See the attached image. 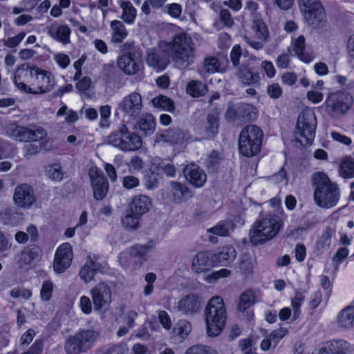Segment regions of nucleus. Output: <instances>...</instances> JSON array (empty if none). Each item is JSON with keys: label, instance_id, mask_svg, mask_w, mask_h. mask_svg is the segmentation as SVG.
Returning <instances> with one entry per match:
<instances>
[{"label": "nucleus", "instance_id": "nucleus-4", "mask_svg": "<svg viewBox=\"0 0 354 354\" xmlns=\"http://www.w3.org/2000/svg\"><path fill=\"white\" fill-rule=\"evenodd\" d=\"M204 315L208 336L218 335L226 322V309L222 297H212L205 308Z\"/></svg>", "mask_w": 354, "mask_h": 354}, {"label": "nucleus", "instance_id": "nucleus-7", "mask_svg": "<svg viewBox=\"0 0 354 354\" xmlns=\"http://www.w3.org/2000/svg\"><path fill=\"white\" fill-rule=\"evenodd\" d=\"M317 119L314 111L306 108L299 114L296 124L297 139L301 145L310 144L315 138Z\"/></svg>", "mask_w": 354, "mask_h": 354}, {"label": "nucleus", "instance_id": "nucleus-20", "mask_svg": "<svg viewBox=\"0 0 354 354\" xmlns=\"http://www.w3.org/2000/svg\"><path fill=\"white\" fill-rule=\"evenodd\" d=\"M183 172L185 178L195 187L203 186L207 180L204 171L194 164L187 165Z\"/></svg>", "mask_w": 354, "mask_h": 354}, {"label": "nucleus", "instance_id": "nucleus-32", "mask_svg": "<svg viewBox=\"0 0 354 354\" xmlns=\"http://www.w3.org/2000/svg\"><path fill=\"white\" fill-rule=\"evenodd\" d=\"M155 127V120L152 115L148 113L142 115L136 125V129L140 131L145 136L151 135Z\"/></svg>", "mask_w": 354, "mask_h": 354}, {"label": "nucleus", "instance_id": "nucleus-34", "mask_svg": "<svg viewBox=\"0 0 354 354\" xmlns=\"http://www.w3.org/2000/svg\"><path fill=\"white\" fill-rule=\"evenodd\" d=\"M338 173L342 178L350 179L354 178V160L351 156H347L342 159Z\"/></svg>", "mask_w": 354, "mask_h": 354}, {"label": "nucleus", "instance_id": "nucleus-22", "mask_svg": "<svg viewBox=\"0 0 354 354\" xmlns=\"http://www.w3.org/2000/svg\"><path fill=\"white\" fill-rule=\"evenodd\" d=\"M288 333V330L286 328L281 327L267 334L261 342L260 347L261 350L267 351L272 348H275L280 340L283 338Z\"/></svg>", "mask_w": 354, "mask_h": 354}, {"label": "nucleus", "instance_id": "nucleus-28", "mask_svg": "<svg viewBox=\"0 0 354 354\" xmlns=\"http://www.w3.org/2000/svg\"><path fill=\"white\" fill-rule=\"evenodd\" d=\"M216 266H227L236 258V252L234 247L225 245L220 248L218 251L213 252Z\"/></svg>", "mask_w": 354, "mask_h": 354}, {"label": "nucleus", "instance_id": "nucleus-40", "mask_svg": "<svg viewBox=\"0 0 354 354\" xmlns=\"http://www.w3.org/2000/svg\"><path fill=\"white\" fill-rule=\"evenodd\" d=\"M172 201L180 203L185 199L188 194V189L182 184L176 182L171 183Z\"/></svg>", "mask_w": 354, "mask_h": 354}, {"label": "nucleus", "instance_id": "nucleus-9", "mask_svg": "<svg viewBox=\"0 0 354 354\" xmlns=\"http://www.w3.org/2000/svg\"><path fill=\"white\" fill-rule=\"evenodd\" d=\"M107 142L124 151L139 149L142 145L140 137L130 132L124 124L120 125L117 131L111 133L107 138Z\"/></svg>", "mask_w": 354, "mask_h": 354}, {"label": "nucleus", "instance_id": "nucleus-36", "mask_svg": "<svg viewBox=\"0 0 354 354\" xmlns=\"http://www.w3.org/2000/svg\"><path fill=\"white\" fill-rule=\"evenodd\" d=\"M165 141L172 145L183 146L187 141V135L180 131H168L162 135Z\"/></svg>", "mask_w": 354, "mask_h": 354}, {"label": "nucleus", "instance_id": "nucleus-45", "mask_svg": "<svg viewBox=\"0 0 354 354\" xmlns=\"http://www.w3.org/2000/svg\"><path fill=\"white\" fill-rule=\"evenodd\" d=\"M153 165L158 167L168 176H174L176 173L174 167L170 164L168 160H162L160 158H154L153 159Z\"/></svg>", "mask_w": 354, "mask_h": 354}, {"label": "nucleus", "instance_id": "nucleus-24", "mask_svg": "<svg viewBox=\"0 0 354 354\" xmlns=\"http://www.w3.org/2000/svg\"><path fill=\"white\" fill-rule=\"evenodd\" d=\"M151 207V201L146 195L135 196L129 204L128 209L131 213L142 216L147 213Z\"/></svg>", "mask_w": 354, "mask_h": 354}, {"label": "nucleus", "instance_id": "nucleus-19", "mask_svg": "<svg viewBox=\"0 0 354 354\" xmlns=\"http://www.w3.org/2000/svg\"><path fill=\"white\" fill-rule=\"evenodd\" d=\"M349 343L343 339H333L324 342L319 349L318 354H347Z\"/></svg>", "mask_w": 354, "mask_h": 354}, {"label": "nucleus", "instance_id": "nucleus-17", "mask_svg": "<svg viewBox=\"0 0 354 354\" xmlns=\"http://www.w3.org/2000/svg\"><path fill=\"white\" fill-rule=\"evenodd\" d=\"M73 259V250L71 245L68 243H62L56 250L53 261V269L57 273H62L71 264Z\"/></svg>", "mask_w": 354, "mask_h": 354}, {"label": "nucleus", "instance_id": "nucleus-16", "mask_svg": "<svg viewBox=\"0 0 354 354\" xmlns=\"http://www.w3.org/2000/svg\"><path fill=\"white\" fill-rule=\"evenodd\" d=\"M216 267L214 253L212 251L198 252L192 260L191 269L193 272L203 274Z\"/></svg>", "mask_w": 354, "mask_h": 354}, {"label": "nucleus", "instance_id": "nucleus-13", "mask_svg": "<svg viewBox=\"0 0 354 354\" xmlns=\"http://www.w3.org/2000/svg\"><path fill=\"white\" fill-rule=\"evenodd\" d=\"M8 133L10 137L20 142H36L45 138L47 136L46 130L43 128L30 129L15 124L8 127Z\"/></svg>", "mask_w": 354, "mask_h": 354}, {"label": "nucleus", "instance_id": "nucleus-3", "mask_svg": "<svg viewBox=\"0 0 354 354\" xmlns=\"http://www.w3.org/2000/svg\"><path fill=\"white\" fill-rule=\"evenodd\" d=\"M315 186L314 200L322 208H332L337 205L340 198L338 185L332 183L328 176L323 172L315 173L313 176Z\"/></svg>", "mask_w": 354, "mask_h": 354}, {"label": "nucleus", "instance_id": "nucleus-37", "mask_svg": "<svg viewBox=\"0 0 354 354\" xmlns=\"http://www.w3.org/2000/svg\"><path fill=\"white\" fill-rule=\"evenodd\" d=\"M234 227V224L231 221H226L219 223L216 226L209 228L207 232L221 236H226L233 230Z\"/></svg>", "mask_w": 354, "mask_h": 354}, {"label": "nucleus", "instance_id": "nucleus-62", "mask_svg": "<svg viewBox=\"0 0 354 354\" xmlns=\"http://www.w3.org/2000/svg\"><path fill=\"white\" fill-rule=\"evenodd\" d=\"M25 36H26L25 32H19L16 36L5 40L4 44L8 47L14 48L20 44V42L24 39Z\"/></svg>", "mask_w": 354, "mask_h": 354}, {"label": "nucleus", "instance_id": "nucleus-58", "mask_svg": "<svg viewBox=\"0 0 354 354\" xmlns=\"http://www.w3.org/2000/svg\"><path fill=\"white\" fill-rule=\"evenodd\" d=\"M140 180L133 176H126L123 178L122 185L127 189H131L138 187Z\"/></svg>", "mask_w": 354, "mask_h": 354}, {"label": "nucleus", "instance_id": "nucleus-10", "mask_svg": "<svg viewBox=\"0 0 354 354\" xmlns=\"http://www.w3.org/2000/svg\"><path fill=\"white\" fill-rule=\"evenodd\" d=\"M300 11L309 25L319 26L324 19L325 12L319 0H298Z\"/></svg>", "mask_w": 354, "mask_h": 354}, {"label": "nucleus", "instance_id": "nucleus-15", "mask_svg": "<svg viewBox=\"0 0 354 354\" xmlns=\"http://www.w3.org/2000/svg\"><path fill=\"white\" fill-rule=\"evenodd\" d=\"M326 103L336 113H344L351 106L353 98L345 91L339 90L329 94Z\"/></svg>", "mask_w": 354, "mask_h": 354}, {"label": "nucleus", "instance_id": "nucleus-12", "mask_svg": "<svg viewBox=\"0 0 354 354\" xmlns=\"http://www.w3.org/2000/svg\"><path fill=\"white\" fill-rule=\"evenodd\" d=\"M90 295L96 310L106 312L109 310L112 302V292L108 284L98 283L91 290Z\"/></svg>", "mask_w": 354, "mask_h": 354}, {"label": "nucleus", "instance_id": "nucleus-27", "mask_svg": "<svg viewBox=\"0 0 354 354\" xmlns=\"http://www.w3.org/2000/svg\"><path fill=\"white\" fill-rule=\"evenodd\" d=\"M100 270V264L88 256L85 264L80 269L79 276L85 283H88L94 279L95 274Z\"/></svg>", "mask_w": 354, "mask_h": 354}, {"label": "nucleus", "instance_id": "nucleus-39", "mask_svg": "<svg viewBox=\"0 0 354 354\" xmlns=\"http://www.w3.org/2000/svg\"><path fill=\"white\" fill-rule=\"evenodd\" d=\"M238 77L244 85L248 86L255 84L259 80V75L252 73L248 68H241Z\"/></svg>", "mask_w": 354, "mask_h": 354}, {"label": "nucleus", "instance_id": "nucleus-56", "mask_svg": "<svg viewBox=\"0 0 354 354\" xmlns=\"http://www.w3.org/2000/svg\"><path fill=\"white\" fill-rule=\"evenodd\" d=\"M330 137L334 142L340 143L346 146H350L353 142L352 139L351 138L337 131H331Z\"/></svg>", "mask_w": 354, "mask_h": 354}, {"label": "nucleus", "instance_id": "nucleus-47", "mask_svg": "<svg viewBox=\"0 0 354 354\" xmlns=\"http://www.w3.org/2000/svg\"><path fill=\"white\" fill-rule=\"evenodd\" d=\"M231 275V271L226 268H222L216 271L212 272L205 275L204 280L208 283H213L219 279L227 278Z\"/></svg>", "mask_w": 354, "mask_h": 354}, {"label": "nucleus", "instance_id": "nucleus-35", "mask_svg": "<svg viewBox=\"0 0 354 354\" xmlns=\"http://www.w3.org/2000/svg\"><path fill=\"white\" fill-rule=\"evenodd\" d=\"M111 41L113 43H120L127 37V30L121 21L118 20L111 21Z\"/></svg>", "mask_w": 354, "mask_h": 354}, {"label": "nucleus", "instance_id": "nucleus-21", "mask_svg": "<svg viewBox=\"0 0 354 354\" xmlns=\"http://www.w3.org/2000/svg\"><path fill=\"white\" fill-rule=\"evenodd\" d=\"M40 258V250L37 247H33L24 249L16 257V260L20 266H32L39 261Z\"/></svg>", "mask_w": 354, "mask_h": 354}, {"label": "nucleus", "instance_id": "nucleus-49", "mask_svg": "<svg viewBox=\"0 0 354 354\" xmlns=\"http://www.w3.org/2000/svg\"><path fill=\"white\" fill-rule=\"evenodd\" d=\"M46 173L48 177L53 180L60 181L63 179L64 173L59 164L48 165L46 167Z\"/></svg>", "mask_w": 354, "mask_h": 354}, {"label": "nucleus", "instance_id": "nucleus-64", "mask_svg": "<svg viewBox=\"0 0 354 354\" xmlns=\"http://www.w3.org/2000/svg\"><path fill=\"white\" fill-rule=\"evenodd\" d=\"M207 122L209 126V136L214 134L218 127V116L216 114H209L207 116Z\"/></svg>", "mask_w": 354, "mask_h": 354}, {"label": "nucleus", "instance_id": "nucleus-5", "mask_svg": "<svg viewBox=\"0 0 354 354\" xmlns=\"http://www.w3.org/2000/svg\"><path fill=\"white\" fill-rule=\"evenodd\" d=\"M99 337V333L91 329H80L69 336L65 342L66 354H81L93 347Z\"/></svg>", "mask_w": 354, "mask_h": 354}, {"label": "nucleus", "instance_id": "nucleus-25", "mask_svg": "<svg viewBox=\"0 0 354 354\" xmlns=\"http://www.w3.org/2000/svg\"><path fill=\"white\" fill-rule=\"evenodd\" d=\"M118 66L126 74L131 75L140 72L143 66L142 64L133 59L130 54H123L118 60Z\"/></svg>", "mask_w": 354, "mask_h": 354}, {"label": "nucleus", "instance_id": "nucleus-52", "mask_svg": "<svg viewBox=\"0 0 354 354\" xmlns=\"http://www.w3.org/2000/svg\"><path fill=\"white\" fill-rule=\"evenodd\" d=\"M93 301L86 295L81 296L78 301V307L81 312L86 315L91 314L93 311Z\"/></svg>", "mask_w": 354, "mask_h": 354}, {"label": "nucleus", "instance_id": "nucleus-2", "mask_svg": "<svg viewBox=\"0 0 354 354\" xmlns=\"http://www.w3.org/2000/svg\"><path fill=\"white\" fill-rule=\"evenodd\" d=\"M283 223L273 214L261 215L252 225L249 238L254 245H262L273 239L280 232Z\"/></svg>", "mask_w": 354, "mask_h": 354}, {"label": "nucleus", "instance_id": "nucleus-26", "mask_svg": "<svg viewBox=\"0 0 354 354\" xmlns=\"http://www.w3.org/2000/svg\"><path fill=\"white\" fill-rule=\"evenodd\" d=\"M262 293L259 290H248L243 292L240 297L238 310L244 312L254 304L261 301Z\"/></svg>", "mask_w": 354, "mask_h": 354}, {"label": "nucleus", "instance_id": "nucleus-30", "mask_svg": "<svg viewBox=\"0 0 354 354\" xmlns=\"http://www.w3.org/2000/svg\"><path fill=\"white\" fill-rule=\"evenodd\" d=\"M120 106L124 112L133 115L138 113L141 109V96L138 93L134 92L124 98Z\"/></svg>", "mask_w": 354, "mask_h": 354}, {"label": "nucleus", "instance_id": "nucleus-29", "mask_svg": "<svg viewBox=\"0 0 354 354\" xmlns=\"http://www.w3.org/2000/svg\"><path fill=\"white\" fill-rule=\"evenodd\" d=\"M336 322L341 330H348L354 326V306H347L338 313Z\"/></svg>", "mask_w": 354, "mask_h": 354}, {"label": "nucleus", "instance_id": "nucleus-1", "mask_svg": "<svg viewBox=\"0 0 354 354\" xmlns=\"http://www.w3.org/2000/svg\"><path fill=\"white\" fill-rule=\"evenodd\" d=\"M192 39L183 31L174 35L171 42L161 41L157 49L148 52L147 63L156 70H163L170 59L178 63L188 62L194 57Z\"/></svg>", "mask_w": 354, "mask_h": 354}, {"label": "nucleus", "instance_id": "nucleus-33", "mask_svg": "<svg viewBox=\"0 0 354 354\" xmlns=\"http://www.w3.org/2000/svg\"><path fill=\"white\" fill-rule=\"evenodd\" d=\"M117 3L122 10V19L127 24L134 23L137 11L129 1L117 0Z\"/></svg>", "mask_w": 354, "mask_h": 354}, {"label": "nucleus", "instance_id": "nucleus-60", "mask_svg": "<svg viewBox=\"0 0 354 354\" xmlns=\"http://www.w3.org/2000/svg\"><path fill=\"white\" fill-rule=\"evenodd\" d=\"M168 15L172 18H179L182 13V6L176 3L168 4L167 6Z\"/></svg>", "mask_w": 354, "mask_h": 354}, {"label": "nucleus", "instance_id": "nucleus-61", "mask_svg": "<svg viewBox=\"0 0 354 354\" xmlns=\"http://www.w3.org/2000/svg\"><path fill=\"white\" fill-rule=\"evenodd\" d=\"M54 59L55 62L62 68H66L70 64L69 57L64 53H57L54 55Z\"/></svg>", "mask_w": 354, "mask_h": 354}, {"label": "nucleus", "instance_id": "nucleus-14", "mask_svg": "<svg viewBox=\"0 0 354 354\" xmlns=\"http://www.w3.org/2000/svg\"><path fill=\"white\" fill-rule=\"evenodd\" d=\"M93 196L96 200H102L107 194L109 183L102 172L96 167H92L88 172Z\"/></svg>", "mask_w": 354, "mask_h": 354}, {"label": "nucleus", "instance_id": "nucleus-57", "mask_svg": "<svg viewBox=\"0 0 354 354\" xmlns=\"http://www.w3.org/2000/svg\"><path fill=\"white\" fill-rule=\"evenodd\" d=\"M32 295V292L26 288H15L10 291V296L12 298L18 299L22 298L24 299H29Z\"/></svg>", "mask_w": 354, "mask_h": 354}, {"label": "nucleus", "instance_id": "nucleus-53", "mask_svg": "<svg viewBox=\"0 0 354 354\" xmlns=\"http://www.w3.org/2000/svg\"><path fill=\"white\" fill-rule=\"evenodd\" d=\"M221 155L216 151H213L204 159V164L209 169H214L221 161Z\"/></svg>", "mask_w": 354, "mask_h": 354}, {"label": "nucleus", "instance_id": "nucleus-59", "mask_svg": "<svg viewBox=\"0 0 354 354\" xmlns=\"http://www.w3.org/2000/svg\"><path fill=\"white\" fill-rule=\"evenodd\" d=\"M219 18L221 23L226 27L230 28L234 24V21L229 10L221 9L219 13Z\"/></svg>", "mask_w": 354, "mask_h": 354}, {"label": "nucleus", "instance_id": "nucleus-41", "mask_svg": "<svg viewBox=\"0 0 354 354\" xmlns=\"http://www.w3.org/2000/svg\"><path fill=\"white\" fill-rule=\"evenodd\" d=\"M305 300V297L302 292H296L294 297L291 299V307L292 308L293 321L297 319L301 315V306Z\"/></svg>", "mask_w": 354, "mask_h": 354}, {"label": "nucleus", "instance_id": "nucleus-38", "mask_svg": "<svg viewBox=\"0 0 354 354\" xmlns=\"http://www.w3.org/2000/svg\"><path fill=\"white\" fill-rule=\"evenodd\" d=\"M140 215L131 213L128 209L126 215L122 218L124 227L128 230H136L140 227Z\"/></svg>", "mask_w": 354, "mask_h": 354}, {"label": "nucleus", "instance_id": "nucleus-6", "mask_svg": "<svg viewBox=\"0 0 354 354\" xmlns=\"http://www.w3.org/2000/svg\"><path fill=\"white\" fill-rule=\"evenodd\" d=\"M154 246L152 241L146 244L135 245L120 254L119 262L125 270L129 269L131 266H140L149 258Z\"/></svg>", "mask_w": 354, "mask_h": 354}, {"label": "nucleus", "instance_id": "nucleus-23", "mask_svg": "<svg viewBox=\"0 0 354 354\" xmlns=\"http://www.w3.org/2000/svg\"><path fill=\"white\" fill-rule=\"evenodd\" d=\"M201 302L199 297L195 295H189L180 299L178 304L179 311L185 315H193L201 308Z\"/></svg>", "mask_w": 354, "mask_h": 354}, {"label": "nucleus", "instance_id": "nucleus-44", "mask_svg": "<svg viewBox=\"0 0 354 354\" xmlns=\"http://www.w3.org/2000/svg\"><path fill=\"white\" fill-rule=\"evenodd\" d=\"M222 61L218 57H210L204 61L203 69L205 71L210 73L222 71Z\"/></svg>", "mask_w": 354, "mask_h": 354}, {"label": "nucleus", "instance_id": "nucleus-11", "mask_svg": "<svg viewBox=\"0 0 354 354\" xmlns=\"http://www.w3.org/2000/svg\"><path fill=\"white\" fill-rule=\"evenodd\" d=\"M269 32L263 21L255 17L252 21L250 32L244 37L245 41L252 48L259 50L263 48V42L268 38Z\"/></svg>", "mask_w": 354, "mask_h": 354}, {"label": "nucleus", "instance_id": "nucleus-18", "mask_svg": "<svg viewBox=\"0 0 354 354\" xmlns=\"http://www.w3.org/2000/svg\"><path fill=\"white\" fill-rule=\"evenodd\" d=\"M15 204L25 209L30 208L35 202L32 187L26 184L17 186L13 196Z\"/></svg>", "mask_w": 354, "mask_h": 354}, {"label": "nucleus", "instance_id": "nucleus-51", "mask_svg": "<svg viewBox=\"0 0 354 354\" xmlns=\"http://www.w3.org/2000/svg\"><path fill=\"white\" fill-rule=\"evenodd\" d=\"M53 289L54 285L51 281H44L40 290L41 299L44 301H49L52 297Z\"/></svg>", "mask_w": 354, "mask_h": 354}, {"label": "nucleus", "instance_id": "nucleus-31", "mask_svg": "<svg viewBox=\"0 0 354 354\" xmlns=\"http://www.w3.org/2000/svg\"><path fill=\"white\" fill-rule=\"evenodd\" d=\"M292 52L303 62L310 63L313 60V56L305 51V38L300 35L293 39L291 42Z\"/></svg>", "mask_w": 354, "mask_h": 354}, {"label": "nucleus", "instance_id": "nucleus-8", "mask_svg": "<svg viewBox=\"0 0 354 354\" xmlns=\"http://www.w3.org/2000/svg\"><path fill=\"white\" fill-rule=\"evenodd\" d=\"M263 132L255 125H248L241 132L239 146L240 152L245 156L256 155L261 145Z\"/></svg>", "mask_w": 354, "mask_h": 354}, {"label": "nucleus", "instance_id": "nucleus-48", "mask_svg": "<svg viewBox=\"0 0 354 354\" xmlns=\"http://www.w3.org/2000/svg\"><path fill=\"white\" fill-rule=\"evenodd\" d=\"M183 354H218V353L210 346L196 344L187 348Z\"/></svg>", "mask_w": 354, "mask_h": 354}, {"label": "nucleus", "instance_id": "nucleus-50", "mask_svg": "<svg viewBox=\"0 0 354 354\" xmlns=\"http://www.w3.org/2000/svg\"><path fill=\"white\" fill-rule=\"evenodd\" d=\"M70 34L71 30L68 26H60L57 28L55 33H52V36L57 41L67 44L69 41Z\"/></svg>", "mask_w": 354, "mask_h": 354}, {"label": "nucleus", "instance_id": "nucleus-54", "mask_svg": "<svg viewBox=\"0 0 354 354\" xmlns=\"http://www.w3.org/2000/svg\"><path fill=\"white\" fill-rule=\"evenodd\" d=\"M349 250L346 247L340 248L332 258L333 263L336 269L339 268L340 263L348 256Z\"/></svg>", "mask_w": 354, "mask_h": 354}, {"label": "nucleus", "instance_id": "nucleus-42", "mask_svg": "<svg viewBox=\"0 0 354 354\" xmlns=\"http://www.w3.org/2000/svg\"><path fill=\"white\" fill-rule=\"evenodd\" d=\"M191 331V324L186 320H180L173 328L174 335L182 339H185Z\"/></svg>", "mask_w": 354, "mask_h": 354}, {"label": "nucleus", "instance_id": "nucleus-55", "mask_svg": "<svg viewBox=\"0 0 354 354\" xmlns=\"http://www.w3.org/2000/svg\"><path fill=\"white\" fill-rule=\"evenodd\" d=\"M87 223V213L86 212H82L78 223H77L76 228L77 231V234L81 237H85L88 234V230L87 227L85 226Z\"/></svg>", "mask_w": 354, "mask_h": 354}, {"label": "nucleus", "instance_id": "nucleus-43", "mask_svg": "<svg viewBox=\"0 0 354 354\" xmlns=\"http://www.w3.org/2000/svg\"><path fill=\"white\" fill-rule=\"evenodd\" d=\"M19 215L12 209H6L0 214V223L4 225L15 227L19 224Z\"/></svg>", "mask_w": 354, "mask_h": 354}, {"label": "nucleus", "instance_id": "nucleus-46", "mask_svg": "<svg viewBox=\"0 0 354 354\" xmlns=\"http://www.w3.org/2000/svg\"><path fill=\"white\" fill-rule=\"evenodd\" d=\"M151 103L155 108L160 109L167 111H172L174 109L171 100L163 95L153 98Z\"/></svg>", "mask_w": 354, "mask_h": 354}, {"label": "nucleus", "instance_id": "nucleus-63", "mask_svg": "<svg viewBox=\"0 0 354 354\" xmlns=\"http://www.w3.org/2000/svg\"><path fill=\"white\" fill-rule=\"evenodd\" d=\"M86 59V55L83 54L77 61L73 64V67L76 70V73L74 75V80H77L81 77L82 75V67Z\"/></svg>", "mask_w": 354, "mask_h": 354}]
</instances>
